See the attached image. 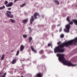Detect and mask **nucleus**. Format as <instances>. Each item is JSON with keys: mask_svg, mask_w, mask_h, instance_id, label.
<instances>
[{"mask_svg": "<svg viewBox=\"0 0 77 77\" xmlns=\"http://www.w3.org/2000/svg\"><path fill=\"white\" fill-rule=\"evenodd\" d=\"M4 59H5V54H3L2 57H1V60H4Z\"/></svg>", "mask_w": 77, "mask_h": 77, "instance_id": "nucleus-15", "label": "nucleus"}, {"mask_svg": "<svg viewBox=\"0 0 77 77\" xmlns=\"http://www.w3.org/2000/svg\"><path fill=\"white\" fill-rule=\"evenodd\" d=\"M10 20L11 21V23H15L16 22L15 20L12 19H11Z\"/></svg>", "mask_w": 77, "mask_h": 77, "instance_id": "nucleus-16", "label": "nucleus"}, {"mask_svg": "<svg viewBox=\"0 0 77 77\" xmlns=\"http://www.w3.org/2000/svg\"><path fill=\"white\" fill-rule=\"evenodd\" d=\"M51 53H53V51H51Z\"/></svg>", "mask_w": 77, "mask_h": 77, "instance_id": "nucleus-39", "label": "nucleus"}, {"mask_svg": "<svg viewBox=\"0 0 77 77\" xmlns=\"http://www.w3.org/2000/svg\"><path fill=\"white\" fill-rule=\"evenodd\" d=\"M44 53V51L43 50H41L39 51V53L40 54H42Z\"/></svg>", "mask_w": 77, "mask_h": 77, "instance_id": "nucleus-10", "label": "nucleus"}, {"mask_svg": "<svg viewBox=\"0 0 77 77\" xmlns=\"http://www.w3.org/2000/svg\"><path fill=\"white\" fill-rule=\"evenodd\" d=\"M19 53H20V51H17V53H16V56H18V54H19Z\"/></svg>", "mask_w": 77, "mask_h": 77, "instance_id": "nucleus-27", "label": "nucleus"}, {"mask_svg": "<svg viewBox=\"0 0 77 77\" xmlns=\"http://www.w3.org/2000/svg\"><path fill=\"white\" fill-rule=\"evenodd\" d=\"M60 44H61V42H58L57 43L58 45H60Z\"/></svg>", "mask_w": 77, "mask_h": 77, "instance_id": "nucleus-31", "label": "nucleus"}, {"mask_svg": "<svg viewBox=\"0 0 77 77\" xmlns=\"http://www.w3.org/2000/svg\"><path fill=\"white\" fill-rule=\"evenodd\" d=\"M16 63V59H14L11 61V63L12 64H14V63Z\"/></svg>", "mask_w": 77, "mask_h": 77, "instance_id": "nucleus-13", "label": "nucleus"}, {"mask_svg": "<svg viewBox=\"0 0 77 77\" xmlns=\"http://www.w3.org/2000/svg\"><path fill=\"white\" fill-rule=\"evenodd\" d=\"M71 28V26L70 25L68 24L66 26V29H64V31L65 32H67V33H69V29Z\"/></svg>", "mask_w": 77, "mask_h": 77, "instance_id": "nucleus-4", "label": "nucleus"}, {"mask_svg": "<svg viewBox=\"0 0 77 77\" xmlns=\"http://www.w3.org/2000/svg\"><path fill=\"white\" fill-rule=\"evenodd\" d=\"M24 49V46L23 45H21L20 48V51H23V50Z\"/></svg>", "mask_w": 77, "mask_h": 77, "instance_id": "nucleus-7", "label": "nucleus"}, {"mask_svg": "<svg viewBox=\"0 0 77 77\" xmlns=\"http://www.w3.org/2000/svg\"><path fill=\"white\" fill-rule=\"evenodd\" d=\"M6 75V73H4V75H2V77H5Z\"/></svg>", "mask_w": 77, "mask_h": 77, "instance_id": "nucleus-30", "label": "nucleus"}, {"mask_svg": "<svg viewBox=\"0 0 77 77\" xmlns=\"http://www.w3.org/2000/svg\"><path fill=\"white\" fill-rule=\"evenodd\" d=\"M77 42V37L74 39L70 40L66 42H65L60 45L56 47L54 49V52L55 53H63L65 51V49L62 48L65 46L68 47L69 45H71L72 44H76Z\"/></svg>", "mask_w": 77, "mask_h": 77, "instance_id": "nucleus-1", "label": "nucleus"}, {"mask_svg": "<svg viewBox=\"0 0 77 77\" xmlns=\"http://www.w3.org/2000/svg\"><path fill=\"white\" fill-rule=\"evenodd\" d=\"M72 21L73 22V23H75V25H77V20L76 19H73Z\"/></svg>", "mask_w": 77, "mask_h": 77, "instance_id": "nucleus-12", "label": "nucleus"}, {"mask_svg": "<svg viewBox=\"0 0 77 77\" xmlns=\"http://www.w3.org/2000/svg\"><path fill=\"white\" fill-rule=\"evenodd\" d=\"M11 11H7L5 13V15H7V16L8 17L11 15Z\"/></svg>", "mask_w": 77, "mask_h": 77, "instance_id": "nucleus-5", "label": "nucleus"}, {"mask_svg": "<svg viewBox=\"0 0 77 77\" xmlns=\"http://www.w3.org/2000/svg\"><path fill=\"white\" fill-rule=\"evenodd\" d=\"M69 22V24H70L71 25H72V24H73V23H74V22L72 21H72H70Z\"/></svg>", "mask_w": 77, "mask_h": 77, "instance_id": "nucleus-22", "label": "nucleus"}, {"mask_svg": "<svg viewBox=\"0 0 77 77\" xmlns=\"http://www.w3.org/2000/svg\"><path fill=\"white\" fill-rule=\"evenodd\" d=\"M18 0H15L14 1V2H17V1Z\"/></svg>", "mask_w": 77, "mask_h": 77, "instance_id": "nucleus-36", "label": "nucleus"}, {"mask_svg": "<svg viewBox=\"0 0 77 77\" xmlns=\"http://www.w3.org/2000/svg\"><path fill=\"white\" fill-rule=\"evenodd\" d=\"M38 16L39 17H40V15H39V14L38 13H35L34 14L33 16H31V18L30 19V22L31 24L32 25L33 24V22L35 21V19H38Z\"/></svg>", "mask_w": 77, "mask_h": 77, "instance_id": "nucleus-3", "label": "nucleus"}, {"mask_svg": "<svg viewBox=\"0 0 77 77\" xmlns=\"http://www.w3.org/2000/svg\"><path fill=\"white\" fill-rule=\"evenodd\" d=\"M26 5V3L23 4L22 5H20V8H23V7H24V6H25Z\"/></svg>", "mask_w": 77, "mask_h": 77, "instance_id": "nucleus-21", "label": "nucleus"}, {"mask_svg": "<svg viewBox=\"0 0 77 77\" xmlns=\"http://www.w3.org/2000/svg\"><path fill=\"white\" fill-rule=\"evenodd\" d=\"M32 37H30L29 38V42H31V41H32Z\"/></svg>", "mask_w": 77, "mask_h": 77, "instance_id": "nucleus-18", "label": "nucleus"}, {"mask_svg": "<svg viewBox=\"0 0 77 77\" xmlns=\"http://www.w3.org/2000/svg\"><path fill=\"white\" fill-rule=\"evenodd\" d=\"M31 49L32 51H33V52H34L35 53H36L37 52V51L35 49H34V48H33L32 46H31Z\"/></svg>", "mask_w": 77, "mask_h": 77, "instance_id": "nucleus-8", "label": "nucleus"}, {"mask_svg": "<svg viewBox=\"0 0 77 77\" xmlns=\"http://www.w3.org/2000/svg\"><path fill=\"white\" fill-rule=\"evenodd\" d=\"M11 10V8H9L8 9V11H10V10Z\"/></svg>", "mask_w": 77, "mask_h": 77, "instance_id": "nucleus-34", "label": "nucleus"}, {"mask_svg": "<svg viewBox=\"0 0 77 77\" xmlns=\"http://www.w3.org/2000/svg\"><path fill=\"white\" fill-rule=\"evenodd\" d=\"M28 20V19H26L23 20V24H26L27 23V21Z\"/></svg>", "mask_w": 77, "mask_h": 77, "instance_id": "nucleus-11", "label": "nucleus"}, {"mask_svg": "<svg viewBox=\"0 0 77 77\" xmlns=\"http://www.w3.org/2000/svg\"><path fill=\"white\" fill-rule=\"evenodd\" d=\"M45 57H45L44 54L42 55L41 57V58H42V59H45Z\"/></svg>", "mask_w": 77, "mask_h": 77, "instance_id": "nucleus-24", "label": "nucleus"}, {"mask_svg": "<svg viewBox=\"0 0 77 77\" xmlns=\"http://www.w3.org/2000/svg\"><path fill=\"white\" fill-rule=\"evenodd\" d=\"M53 26H54V27H56V26L55 25H53Z\"/></svg>", "mask_w": 77, "mask_h": 77, "instance_id": "nucleus-37", "label": "nucleus"}, {"mask_svg": "<svg viewBox=\"0 0 77 77\" xmlns=\"http://www.w3.org/2000/svg\"><path fill=\"white\" fill-rule=\"evenodd\" d=\"M8 18H13L14 17V16L13 15H11V16L10 15L8 17Z\"/></svg>", "mask_w": 77, "mask_h": 77, "instance_id": "nucleus-28", "label": "nucleus"}, {"mask_svg": "<svg viewBox=\"0 0 77 77\" xmlns=\"http://www.w3.org/2000/svg\"><path fill=\"white\" fill-rule=\"evenodd\" d=\"M54 2L57 5H59V2L57 0H55L54 1Z\"/></svg>", "mask_w": 77, "mask_h": 77, "instance_id": "nucleus-14", "label": "nucleus"}, {"mask_svg": "<svg viewBox=\"0 0 77 77\" xmlns=\"http://www.w3.org/2000/svg\"><path fill=\"white\" fill-rule=\"evenodd\" d=\"M2 74H3V72L2 71H1L0 72V75H2Z\"/></svg>", "mask_w": 77, "mask_h": 77, "instance_id": "nucleus-33", "label": "nucleus"}, {"mask_svg": "<svg viewBox=\"0 0 77 77\" xmlns=\"http://www.w3.org/2000/svg\"><path fill=\"white\" fill-rule=\"evenodd\" d=\"M60 26V24H59L57 25V27H59V26Z\"/></svg>", "mask_w": 77, "mask_h": 77, "instance_id": "nucleus-35", "label": "nucleus"}, {"mask_svg": "<svg viewBox=\"0 0 77 77\" xmlns=\"http://www.w3.org/2000/svg\"><path fill=\"white\" fill-rule=\"evenodd\" d=\"M48 47H50V46H51V48H52L53 47V46H52V44L51 43L48 44Z\"/></svg>", "mask_w": 77, "mask_h": 77, "instance_id": "nucleus-17", "label": "nucleus"}, {"mask_svg": "<svg viewBox=\"0 0 77 77\" xmlns=\"http://www.w3.org/2000/svg\"><path fill=\"white\" fill-rule=\"evenodd\" d=\"M5 8V7L4 5H3L2 7H0V9H3Z\"/></svg>", "mask_w": 77, "mask_h": 77, "instance_id": "nucleus-26", "label": "nucleus"}, {"mask_svg": "<svg viewBox=\"0 0 77 77\" xmlns=\"http://www.w3.org/2000/svg\"><path fill=\"white\" fill-rule=\"evenodd\" d=\"M23 77V76H22L21 77Z\"/></svg>", "mask_w": 77, "mask_h": 77, "instance_id": "nucleus-38", "label": "nucleus"}, {"mask_svg": "<svg viewBox=\"0 0 77 77\" xmlns=\"http://www.w3.org/2000/svg\"><path fill=\"white\" fill-rule=\"evenodd\" d=\"M62 28H60V29L59 32H61L62 31Z\"/></svg>", "mask_w": 77, "mask_h": 77, "instance_id": "nucleus-32", "label": "nucleus"}, {"mask_svg": "<svg viewBox=\"0 0 77 77\" xmlns=\"http://www.w3.org/2000/svg\"><path fill=\"white\" fill-rule=\"evenodd\" d=\"M64 34H61L60 35V38H64Z\"/></svg>", "mask_w": 77, "mask_h": 77, "instance_id": "nucleus-20", "label": "nucleus"}, {"mask_svg": "<svg viewBox=\"0 0 77 77\" xmlns=\"http://www.w3.org/2000/svg\"><path fill=\"white\" fill-rule=\"evenodd\" d=\"M28 29L29 30V33H31L32 31V28H30V27H29L28 28Z\"/></svg>", "mask_w": 77, "mask_h": 77, "instance_id": "nucleus-19", "label": "nucleus"}, {"mask_svg": "<svg viewBox=\"0 0 77 77\" xmlns=\"http://www.w3.org/2000/svg\"><path fill=\"white\" fill-rule=\"evenodd\" d=\"M57 56L58 57L59 60L62 62L64 65H67L68 66H76V65L73 64L71 63V62L65 60V59L64 58V54H57Z\"/></svg>", "mask_w": 77, "mask_h": 77, "instance_id": "nucleus-2", "label": "nucleus"}, {"mask_svg": "<svg viewBox=\"0 0 77 77\" xmlns=\"http://www.w3.org/2000/svg\"><path fill=\"white\" fill-rule=\"evenodd\" d=\"M36 76L37 77H42V74L41 73H39L36 74Z\"/></svg>", "mask_w": 77, "mask_h": 77, "instance_id": "nucleus-9", "label": "nucleus"}, {"mask_svg": "<svg viewBox=\"0 0 77 77\" xmlns=\"http://www.w3.org/2000/svg\"><path fill=\"white\" fill-rule=\"evenodd\" d=\"M13 4H14V3H13V2H10L8 4V5H6V7H11L12 6V5H13Z\"/></svg>", "mask_w": 77, "mask_h": 77, "instance_id": "nucleus-6", "label": "nucleus"}, {"mask_svg": "<svg viewBox=\"0 0 77 77\" xmlns=\"http://www.w3.org/2000/svg\"><path fill=\"white\" fill-rule=\"evenodd\" d=\"M23 38H26L27 37V35H23Z\"/></svg>", "mask_w": 77, "mask_h": 77, "instance_id": "nucleus-25", "label": "nucleus"}, {"mask_svg": "<svg viewBox=\"0 0 77 77\" xmlns=\"http://www.w3.org/2000/svg\"><path fill=\"white\" fill-rule=\"evenodd\" d=\"M8 3V2L7 1H6L5 2H4L5 5H7Z\"/></svg>", "mask_w": 77, "mask_h": 77, "instance_id": "nucleus-29", "label": "nucleus"}, {"mask_svg": "<svg viewBox=\"0 0 77 77\" xmlns=\"http://www.w3.org/2000/svg\"><path fill=\"white\" fill-rule=\"evenodd\" d=\"M66 20L67 21H68L69 22H70V20H69V17H67L66 19Z\"/></svg>", "mask_w": 77, "mask_h": 77, "instance_id": "nucleus-23", "label": "nucleus"}]
</instances>
